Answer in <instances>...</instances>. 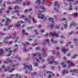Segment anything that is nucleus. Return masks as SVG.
<instances>
[{"instance_id":"nucleus-59","label":"nucleus","mask_w":78,"mask_h":78,"mask_svg":"<svg viewBox=\"0 0 78 78\" xmlns=\"http://www.w3.org/2000/svg\"><path fill=\"white\" fill-rule=\"evenodd\" d=\"M26 44H27V45H28V44H30V43L28 42L27 41L26 42Z\"/></svg>"},{"instance_id":"nucleus-21","label":"nucleus","mask_w":78,"mask_h":78,"mask_svg":"<svg viewBox=\"0 0 78 78\" xmlns=\"http://www.w3.org/2000/svg\"><path fill=\"white\" fill-rule=\"evenodd\" d=\"M23 5H30V2H27L26 3L25 2H23Z\"/></svg>"},{"instance_id":"nucleus-32","label":"nucleus","mask_w":78,"mask_h":78,"mask_svg":"<svg viewBox=\"0 0 78 78\" xmlns=\"http://www.w3.org/2000/svg\"><path fill=\"white\" fill-rule=\"evenodd\" d=\"M77 56V55H76V54H75L74 56H73L72 57V58H75Z\"/></svg>"},{"instance_id":"nucleus-38","label":"nucleus","mask_w":78,"mask_h":78,"mask_svg":"<svg viewBox=\"0 0 78 78\" xmlns=\"http://www.w3.org/2000/svg\"><path fill=\"white\" fill-rule=\"evenodd\" d=\"M47 73H52V72H51L50 71H46Z\"/></svg>"},{"instance_id":"nucleus-55","label":"nucleus","mask_w":78,"mask_h":78,"mask_svg":"<svg viewBox=\"0 0 78 78\" xmlns=\"http://www.w3.org/2000/svg\"><path fill=\"white\" fill-rule=\"evenodd\" d=\"M73 41H74V42H76L77 41V40H76V39H73Z\"/></svg>"},{"instance_id":"nucleus-34","label":"nucleus","mask_w":78,"mask_h":78,"mask_svg":"<svg viewBox=\"0 0 78 78\" xmlns=\"http://www.w3.org/2000/svg\"><path fill=\"white\" fill-rule=\"evenodd\" d=\"M3 11V9H1L0 10V15H1V14H2V13Z\"/></svg>"},{"instance_id":"nucleus-53","label":"nucleus","mask_w":78,"mask_h":78,"mask_svg":"<svg viewBox=\"0 0 78 78\" xmlns=\"http://www.w3.org/2000/svg\"><path fill=\"white\" fill-rule=\"evenodd\" d=\"M69 10H72V6H70L69 9Z\"/></svg>"},{"instance_id":"nucleus-14","label":"nucleus","mask_w":78,"mask_h":78,"mask_svg":"<svg viewBox=\"0 0 78 78\" xmlns=\"http://www.w3.org/2000/svg\"><path fill=\"white\" fill-rule=\"evenodd\" d=\"M69 50V49H65L64 48H62V51L64 53H66V51H67Z\"/></svg>"},{"instance_id":"nucleus-17","label":"nucleus","mask_w":78,"mask_h":78,"mask_svg":"<svg viewBox=\"0 0 78 78\" xmlns=\"http://www.w3.org/2000/svg\"><path fill=\"white\" fill-rule=\"evenodd\" d=\"M24 20H25V22H28V23H31L30 20H28V19L27 18H25L24 19Z\"/></svg>"},{"instance_id":"nucleus-47","label":"nucleus","mask_w":78,"mask_h":78,"mask_svg":"<svg viewBox=\"0 0 78 78\" xmlns=\"http://www.w3.org/2000/svg\"><path fill=\"white\" fill-rule=\"evenodd\" d=\"M33 27L32 26L30 27H28V30H30V29H31L32 28H33Z\"/></svg>"},{"instance_id":"nucleus-26","label":"nucleus","mask_w":78,"mask_h":78,"mask_svg":"<svg viewBox=\"0 0 78 78\" xmlns=\"http://www.w3.org/2000/svg\"><path fill=\"white\" fill-rule=\"evenodd\" d=\"M70 44H71V42H69L67 43L65 46L66 47H68V46H69V45H70Z\"/></svg>"},{"instance_id":"nucleus-54","label":"nucleus","mask_w":78,"mask_h":78,"mask_svg":"<svg viewBox=\"0 0 78 78\" xmlns=\"http://www.w3.org/2000/svg\"><path fill=\"white\" fill-rule=\"evenodd\" d=\"M52 4V3H51V2H50L49 3L48 5L49 6H51V5Z\"/></svg>"},{"instance_id":"nucleus-31","label":"nucleus","mask_w":78,"mask_h":78,"mask_svg":"<svg viewBox=\"0 0 78 78\" xmlns=\"http://www.w3.org/2000/svg\"><path fill=\"white\" fill-rule=\"evenodd\" d=\"M49 27H50V29H51V28H52L53 27V24L50 25V26H49Z\"/></svg>"},{"instance_id":"nucleus-60","label":"nucleus","mask_w":78,"mask_h":78,"mask_svg":"<svg viewBox=\"0 0 78 78\" xmlns=\"http://www.w3.org/2000/svg\"><path fill=\"white\" fill-rule=\"evenodd\" d=\"M13 27V25H11V26H9V29H10L11 27Z\"/></svg>"},{"instance_id":"nucleus-40","label":"nucleus","mask_w":78,"mask_h":78,"mask_svg":"<svg viewBox=\"0 0 78 78\" xmlns=\"http://www.w3.org/2000/svg\"><path fill=\"white\" fill-rule=\"evenodd\" d=\"M4 25H6V26L8 25V22L7 21H6V23L4 24Z\"/></svg>"},{"instance_id":"nucleus-6","label":"nucleus","mask_w":78,"mask_h":78,"mask_svg":"<svg viewBox=\"0 0 78 78\" xmlns=\"http://www.w3.org/2000/svg\"><path fill=\"white\" fill-rule=\"evenodd\" d=\"M33 56H36V55H38L39 59H42V57L41 56V54L40 53H37L36 54H33Z\"/></svg>"},{"instance_id":"nucleus-13","label":"nucleus","mask_w":78,"mask_h":78,"mask_svg":"<svg viewBox=\"0 0 78 78\" xmlns=\"http://www.w3.org/2000/svg\"><path fill=\"white\" fill-rule=\"evenodd\" d=\"M17 13L16 15L17 16H19V11L16 10V11L12 12V14H16Z\"/></svg>"},{"instance_id":"nucleus-11","label":"nucleus","mask_w":78,"mask_h":78,"mask_svg":"<svg viewBox=\"0 0 78 78\" xmlns=\"http://www.w3.org/2000/svg\"><path fill=\"white\" fill-rule=\"evenodd\" d=\"M41 15H38V17L39 19H46V17H45V16L44 15H42L41 16H40Z\"/></svg>"},{"instance_id":"nucleus-49","label":"nucleus","mask_w":78,"mask_h":78,"mask_svg":"<svg viewBox=\"0 0 78 78\" xmlns=\"http://www.w3.org/2000/svg\"><path fill=\"white\" fill-rule=\"evenodd\" d=\"M9 70V68H8L7 69H5V72H6L7 70Z\"/></svg>"},{"instance_id":"nucleus-7","label":"nucleus","mask_w":78,"mask_h":78,"mask_svg":"<svg viewBox=\"0 0 78 78\" xmlns=\"http://www.w3.org/2000/svg\"><path fill=\"white\" fill-rule=\"evenodd\" d=\"M76 72L77 73L78 72V69H77V70L75 69H71L70 71V73H73V74H72V75H74V73L75 72Z\"/></svg>"},{"instance_id":"nucleus-42","label":"nucleus","mask_w":78,"mask_h":78,"mask_svg":"<svg viewBox=\"0 0 78 78\" xmlns=\"http://www.w3.org/2000/svg\"><path fill=\"white\" fill-rule=\"evenodd\" d=\"M18 76L19 77V78H21V76H19V75L18 74H16V77H18Z\"/></svg>"},{"instance_id":"nucleus-8","label":"nucleus","mask_w":78,"mask_h":78,"mask_svg":"<svg viewBox=\"0 0 78 78\" xmlns=\"http://www.w3.org/2000/svg\"><path fill=\"white\" fill-rule=\"evenodd\" d=\"M6 51H8L9 53V54H8L7 56H10L11 55V53L12 52V51H11V48H8V49H5Z\"/></svg>"},{"instance_id":"nucleus-48","label":"nucleus","mask_w":78,"mask_h":78,"mask_svg":"<svg viewBox=\"0 0 78 78\" xmlns=\"http://www.w3.org/2000/svg\"><path fill=\"white\" fill-rule=\"evenodd\" d=\"M19 39V37H16V40L15 41V43H16V42H17V39Z\"/></svg>"},{"instance_id":"nucleus-25","label":"nucleus","mask_w":78,"mask_h":78,"mask_svg":"<svg viewBox=\"0 0 78 78\" xmlns=\"http://www.w3.org/2000/svg\"><path fill=\"white\" fill-rule=\"evenodd\" d=\"M51 41L53 44V43L56 44V42H57V41H54V40H53V39H51Z\"/></svg>"},{"instance_id":"nucleus-27","label":"nucleus","mask_w":78,"mask_h":78,"mask_svg":"<svg viewBox=\"0 0 78 78\" xmlns=\"http://www.w3.org/2000/svg\"><path fill=\"white\" fill-rule=\"evenodd\" d=\"M65 23L66 24L64 25V27L65 28H67V24H66L67 22H66Z\"/></svg>"},{"instance_id":"nucleus-37","label":"nucleus","mask_w":78,"mask_h":78,"mask_svg":"<svg viewBox=\"0 0 78 78\" xmlns=\"http://www.w3.org/2000/svg\"><path fill=\"white\" fill-rule=\"evenodd\" d=\"M38 45V44L36 43L34 44H32V46H35V45Z\"/></svg>"},{"instance_id":"nucleus-61","label":"nucleus","mask_w":78,"mask_h":78,"mask_svg":"<svg viewBox=\"0 0 78 78\" xmlns=\"http://www.w3.org/2000/svg\"><path fill=\"white\" fill-rule=\"evenodd\" d=\"M75 9H76V11H77V9H78V7H76L74 8Z\"/></svg>"},{"instance_id":"nucleus-36","label":"nucleus","mask_w":78,"mask_h":78,"mask_svg":"<svg viewBox=\"0 0 78 78\" xmlns=\"http://www.w3.org/2000/svg\"><path fill=\"white\" fill-rule=\"evenodd\" d=\"M41 9H43L44 11H45V7L44 6H41Z\"/></svg>"},{"instance_id":"nucleus-46","label":"nucleus","mask_w":78,"mask_h":78,"mask_svg":"<svg viewBox=\"0 0 78 78\" xmlns=\"http://www.w3.org/2000/svg\"><path fill=\"white\" fill-rule=\"evenodd\" d=\"M13 35H14V36H16V34H17V33H16V32H14L12 33Z\"/></svg>"},{"instance_id":"nucleus-1","label":"nucleus","mask_w":78,"mask_h":78,"mask_svg":"<svg viewBox=\"0 0 78 78\" xmlns=\"http://www.w3.org/2000/svg\"><path fill=\"white\" fill-rule=\"evenodd\" d=\"M55 58L53 56L49 58L48 59V61H50V60H51V62H50V64H51L53 63H55V64H58V62H55L54 60Z\"/></svg>"},{"instance_id":"nucleus-29","label":"nucleus","mask_w":78,"mask_h":78,"mask_svg":"<svg viewBox=\"0 0 78 78\" xmlns=\"http://www.w3.org/2000/svg\"><path fill=\"white\" fill-rule=\"evenodd\" d=\"M41 2V0H37L35 2L36 3H39Z\"/></svg>"},{"instance_id":"nucleus-2","label":"nucleus","mask_w":78,"mask_h":78,"mask_svg":"<svg viewBox=\"0 0 78 78\" xmlns=\"http://www.w3.org/2000/svg\"><path fill=\"white\" fill-rule=\"evenodd\" d=\"M24 69H28L29 70H30V72L32 70V67H31V65H30V66L28 65H25V63H24Z\"/></svg>"},{"instance_id":"nucleus-35","label":"nucleus","mask_w":78,"mask_h":78,"mask_svg":"<svg viewBox=\"0 0 78 78\" xmlns=\"http://www.w3.org/2000/svg\"><path fill=\"white\" fill-rule=\"evenodd\" d=\"M37 30H35L34 31L36 35H37V34H38V33L37 32Z\"/></svg>"},{"instance_id":"nucleus-10","label":"nucleus","mask_w":78,"mask_h":78,"mask_svg":"<svg viewBox=\"0 0 78 78\" xmlns=\"http://www.w3.org/2000/svg\"><path fill=\"white\" fill-rule=\"evenodd\" d=\"M42 51L43 52V53L42 54V55L46 56L47 54H46V52H45V48H42Z\"/></svg>"},{"instance_id":"nucleus-52","label":"nucleus","mask_w":78,"mask_h":78,"mask_svg":"<svg viewBox=\"0 0 78 78\" xmlns=\"http://www.w3.org/2000/svg\"><path fill=\"white\" fill-rule=\"evenodd\" d=\"M28 12V10L27 9L25 10V12Z\"/></svg>"},{"instance_id":"nucleus-24","label":"nucleus","mask_w":78,"mask_h":78,"mask_svg":"<svg viewBox=\"0 0 78 78\" xmlns=\"http://www.w3.org/2000/svg\"><path fill=\"white\" fill-rule=\"evenodd\" d=\"M70 64L71 65L69 66L68 68H70L71 67V65H72L73 66H75V64H73L72 62H71Z\"/></svg>"},{"instance_id":"nucleus-18","label":"nucleus","mask_w":78,"mask_h":78,"mask_svg":"<svg viewBox=\"0 0 78 78\" xmlns=\"http://www.w3.org/2000/svg\"><path fill=\"white\" fill-rule=\"evenodd\" d=\"M60 64L62 65L63 67H66V64H65V63L62 62L60 63Z\"/></svg>"},{"instance_id":"nucleus-45","label":"nucleus","mask_w":78,"mask_h":78,"mask_svg":"<svg viewBox=\"0 0 78 78\" xmlns=\"http://www.w3.org/2000/svg\"><path fill=\"white\" fill-rule=\"evenodd\" d=\"M8 9L9 10H11L12 9V8H11L10 7H8Z\"/></svg>"},{"instance_id":"nucleus-20","label":"nucleus","mask_w":78,"mask_h":78,"mask_svg":"<svg viewBox=\"0 0 78 78\" xmlns=\"http://www.w3.org/2000/svg\"><path fill=\"white\" fill-rule=\"evenodd\" d=\"M19 8H20V7L18 6H15L13 8V9H19Z\"/></svg>"},{"instance_id":"nucleus-58","label":"nucleus","mask_w":78,"mask_h":78,"mask_svg":"<svg viewBox=\"0 0 78 78\" xmlns=\"http://www.w3.org/2000/svg\"><path fill=\"white\" fill-rule=\"evenodd\" d=\"M14 47H18V45L15 44L14 45Z\"/></svg>"},{"instance_id":"nucleus-23","label":"nucleus","mask_w":78,"mask_h":78,"mask_svg":"<svg viewBox=\"0 0 78 78\" xmlns=\"http://www.w3.org/2000/svg\"><path fill=\"white\" fill-rule=\"evenodd\" d=\"M3 53V50L2 49H0V55H2Z\"/></svg>"},{"instance_id":"nucleus-41","label":"nucleus","mask_w":78,"mask_h":78,"mask_svg":"<svg viewBox=\"0 0 78 78\" xmlns=\"http://www.w3.org/2000/svg\"><path fill=\"white\" fill-rule=\"evenodd\" d=\"M55 28H56V29H58V28H59V26H56L55 27Z\"/></svg>"},{"instance_id":"nucleus-39","label":"nucleus","mask_w":78,"mask_h":78,"mask_svg":"<svg viewBox=\"0 0 78 78\" xmlns=\"http://www.w3.org/2000/svg\"><path fill=\"white\" fill-rule=\"evenodd\" d=\"M74 32L73 31H71L70 33H69V35H70L72 34V33H73Z\"/></svg>"},{"instance_id":"nucleus-19","label":"nucleus","mask_w":78,"mask_h":78,"mask_svg":"<svg viewBox=\"0 0 78 78\" xmlns=\"http://www.w3.org/2000/svg\"><path fill=\"white\" fill-rule=\"evenodd\" d=\"M11 38H12V37L11 36L6 37V38H5V41H6V40H8V39H11Z\"/></svg>"},{"instance_id":"nucleus-9","label":"nucleus","mask_w":78,"mask_h":78,"mask_svg":"<svg viewBox=\"0 0 78 78\" xmlns=\"http://www.w3.org/2000/svg\"><path fill=\"white\" fill-rule=\"evenodd\" d=\"M69 73V71L68 70H63L62 71V75H64L66 73Z\"/></svg>"},{"instance_id":"nucleus-51","label":"nucleus","mask_w":78,"mask_h":78,"mask_svg":"<svg viewBox=\"0 0 78 78\" xmlns=\"http://www.w3.org/2000/svg\"><path fill=\"white\" fill-rule=\"evenodd\" d=\"M34 66H38V64L37 63H34Z\"/></svg>"},{"instance_id":"nucleus-16","label":"nucleus","mask_w":78,"mask_h":78,"mask_svg":"<svg viewBox=\"0 0 78 78\" xmlns=\"http://www.w3.org/2000/svg\"><path fill=\"white\" fill-rule=\"evenodd\" d=\"M28 18H30V19H31V18H32V21L34 23H35V20H34V18H33V17H32L31 16V15H29L28 16Z\"/></svg>"},{"instance_id":"nucleus-30","label":"nucleus","mask_w":78,"mask_h":78,"mask_svg":"<svg viewBox=\"0 0 78 78\" xmlns=\"http://www.w3.org/2000/svg\"><path fill=\"white\" fill-rule=\"evenodd\" d=\"M58 2L56 1L55 2L54 5L55 6H57V5H58Z\"/></svg>"},{"instance_id":"nucleus-43","label":"nucleus","mask_w":78,"mask_h":78,"mask_svg":"<svg viewBox=\"0 0 78 78\" xmlns=\"http://www.w3.org/2000/svg\"><path fill=\"white\" fill-rule=\"evenodd\" d=\"M6 20L8 22H10V21H11V20L8 18H7Z\"/></svg>"},{"instance_id":"nucleus-5","label":"nucleus","mask_w":78,"mask_h":78,"mask_svg":"<svg viewBox=\"0 0 78 78\" xmlns=\"http://www.w3.org/2000/svg\"><path fill=\"white\" fill-rule=\"evenodd\" d=\"M47 43H48V45H50V44H49V39H46L45 40H44L43 41V43L42 44V45H44V44H47Z\"/></svg>"},{"instance_id":"nucleus-3","label":"nucleus","mask_w":78,"mask_h":78,"mask_svg":"<svg viewBox=\"0 0 78 78\" xmlns=\"http://www.w3.org/2000/svg\"><path fill=\"white\" fill-rule=\"evenodd\" d=\"M51 35L52 36H55L56 37H58L59 36L58 34H57L55 32L54 33L51 32L50 34H45V36H50Z\"/></svg>"},{"instance_id":"nucleus-44","label":"nucleus","mask_w":78,"mask_h":78,"mask_svg":"<svg viewBox=\"0 0 78 78\" xmlns=\"http://www.w3.org/2000/svg\"><path fill=\"white\" fill-rule=\"evenodd\" d=\"M17 50V49H14L13 50V51H14V52H16Z\"/></svg>"},{"instance_id":"nucleus-64","label":"nucleus","mask_w":78,"mask_h":78,"mask_svg":"<svg viewBox=\"0 0 78 78\" xmlns=\"http://www.w3.org/2000/svg\"><path fill=\"white\" fill-rule=\"evenodd\" d=\"M48 78H51V75H49L48 76Z\"/></svg>"},{"instance_id":"nucleus-57","label":"nucleus","mask_w":78,"mask_h":78,"mask_svg":"<svg viewBox=\"0 0 78 78\" xmlns=\"http://www.w3.org/2000/svg\"><path fill=\"white\" fill-rule=\"evenodd\" d=\"M67 1L68 2H73L74 1V0H68Z\"/></svg>"},{"instance_id":"nucleus-12","label":"nucleus","mask_w":78,"mask_h":78,"mask_svg":"<svg viewBox=\"0 0 78 78\" xmlns=\"http://www.w3.org/2000/svg\"><path fill=\"white\" fill-rule=\"evenodd\" d=\"M22 32L23 33V34L24 35H28V33L25 32V30L24 29H23L22 30Z\"/></svg>"},{"instance_id":"nucleus-56","label":"nucleus","mask_w":78,"mask_h":78,"mask_svg":"<svg viewBox=\"0 0 78 78\" xmlns=\"http://www.w3.org/2000/svg\"><path fill=\"white\" fill-rule=\"evenodd\" d=\"M54 10L56 11H58V9H56V8H55Z\"/></svg>"},{"instance_id":"nucleus-62","label":"nucleus","mask_w":78,"mask_h":78,"mask_svg":"<svg viewBox=\"0 0 78 78\" xmlns=\"http://www.w3.org/2000/svg\"><path fill=\"white\" fill-rule=\"evenodd\" d=\"M16 2H19V1H22V0H16Z\"/></svg>"},{"instance_id":"nucleus-63","label":"nucleus","mask_w":78,"mask_h":78,"mask_svg":"<svg viewBox=\"0 0 78 78\" xmlns=\"http://www.w3.org/2000/svg\"><path fill=\"white\" fill-rule=\"evenodd\" d=\"M66 62L68 63V64H69V63H70V61H66Z\"/></svg>"},{"instance_id":"nucleus-50","label":"nucleus","mask_w":78,"mask_h":78,"mask_svg":"<svg viewBox=\"0 0 78 78\" xmlns=\"http://www.w3.org/2000/svg\"><path fill=\"white\" fill-rule=\"evenodd\" d=\"M61 38H65V37H64V36H63V35H61L60 36Z\"/></svg>"},{"instance_id":"nucleus-22","label":"nucleus","mask_w":78,"mask_h":78,"mask_svg":"<svg viewBox=\"0 0 78 78\" xmlns=\"http://www.w3.org/2000/svg\"><path fill=\"white\" fill-rule=\"evenodd\" d=\"M49 20H50V21H51V22H52V23H54V21H53V19L51 18H49Z\"/></svg>"},{"instance_id":"nucleus-28","label":"nucleus","mask_w":78,"mask_h":78,"mask_svg":"<svg viewBox=\"0 0 78 78\" xmlns=\"http://www.w3.org/2000/svg\"><path fill=\"white\" fill-rule=\"evenodd\" d=\"M72 16H78V13H73L72 14Z\"/></svg>"},{"instance_id":"nucleus-33","label":"nucleus","mask_w":78,"mask_h":78,"mask_svg":"<svg viewBox=\"0 0 78 78\" xmlns=\"http://www.w3.org/2000/svg\"><path fill=\"white\" fill-rule=\"evenodd\" d=\"M25 17V16L24 15H21L20 16V18H24Z\"/></svg>"},{"instance_id":"nucleus-15","label":"nucleus","mask_w":78,"mask_h":78,"mask_svg":"<svg viewBox=\"0 0 78 78\" xmlns=\"http://www.w3.org/2000/svg\"><path fill=\"white\" fill-rule=\"evenodd\" d=\"M76 25H75V22H73L70 24L69 27H72V26H74V27H75Z\"/></svg>"},{"instance_id":"nucleus-4","label":"nucleus","mask_w":78,"mask_h":78,"mask_svg":"<svg viewBox=\"0 0 78 78\" xmlns=\"http://www.w3.org/2000/svg\"><path fill=\"white\" fill-rule=\"evenodd\" d=\"M19 23H25L22 21H18L15 24V27H17L18 28L20 27L21 25L20 24H19Z\"/></svg>"}]
</instances>
